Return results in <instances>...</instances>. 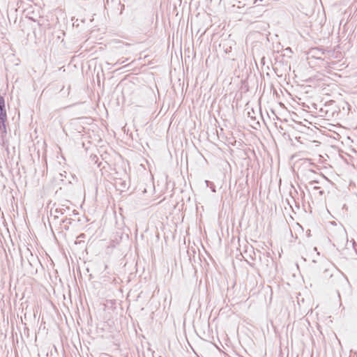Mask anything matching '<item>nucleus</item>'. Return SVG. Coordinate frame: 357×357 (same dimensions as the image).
<instances>
[{
	"mask_svg": "<svg viewBox=\"0 0 357 357\" xmlns=\"http://www.w3.org/2000/svg\"><path fill=\"white\" fill-rule=\"evenodd\" d=\"M7 119L4 98L0 96V132L3 135L6 132L5 122Z\"/></svg>",
	"mask_w": 357,
	"mask_h": 357,
	"instance_id": "nucleus-1",
	"label": "nucleus"
}]
</instances>
